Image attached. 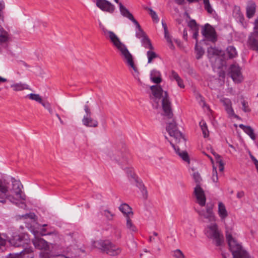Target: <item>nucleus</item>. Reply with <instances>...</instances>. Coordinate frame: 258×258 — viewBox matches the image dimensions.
<instances>
[{"label":"nucleus","mask_w":258,"mask_h":258,"mask_svg":"<svg viewBox=\"0 0 258 258\" xmlns=\"http://www.w3.org/2000/svg\"><path fill=\"white\" fill-rule=\"evenodd\" d=\"M55 116L57 117V118L58 119V120H59V123L61 125H63L64 124V122L61 119L60 116H59V115L57 113H56L55 114Z\"/></svg>","instance_id":"052dcab7"},{"label":"nucleus","mask_w":258,"mask_h":258,"mask_svg":"<svg viewBox=\"0 0 258 258\" xmlns=\"http://www.w3.org/2000/svg\"><path fill=\"white\" fill-rule=\"evenodd\" d=\"M183 38L185 39V40H187V32L186 31V30L185 29L183 31Z\"/></svg>","instance_id":"774afa93"},{"label":"nucleus","mask_w":258,"mask_h":258,"mask_svg":"<svg viewBox=\"0 0 258 258\" xmlns=\"http://www.w3.org/2000/svg\"><path fill=\"white\" fill-rule=\"evenodd\" d=\"M206 236L213 240L217 246L221 245L224 242V237L216 222L207 224L205 228Z\"/></svg>","instance_id":"423d86ee"},{"label":"nucleus","mask_w":258,"mask_h":258,"mask_svg":"<svg viewBox=\"0 0 258 258\" xmlns=\"http://www.w3.org/2000/svg\"><path fill=\"white\" fill-rule=\"evenodd\" d=\"M241 104L242 105V110L245 112H250V109L248 107V104L247 102L245 101L244 99L241 101Z\"/></svg>","instance_id":"de8ad7c7"},{"label":"nucleus","mask_w":258,"mask_h":258,"mask_svg":"<svg viewBox=\"0 0 258 258\" xmlns=\"http://www.w3.org/2000/svg\"><path fill=\"white\" fill-rule=\"evenodd\" d=\"M171 79L175 80L178 84V86L181 88H184V85L183 82V80L181 79V78L179 76L178 74L174 71H172Z\"/></svg>","instance_id":"c85d7f7f"},{"label":"nucleus","mask_w":258,"mask_h":258,"mask_svg":"<svg viewBox=\"0 0 258 258\" xmlns=\"http://www.w3.org/2000/svg\"><path fill=\"white\" fill-rule=\"evenodd\" d=\"M47 109H48L49 112L51 114H52L53 113V111H52V110L51 109V108L50 107V105L49 103H47Z\"/></svg>","instance_id":"338daca9"},{"label":"nucleus","mask_w":258,"mask_h":258,"mask_svg":"<svg viewBox=\"0 0 258 258\" xmlns=\"http://www.w3.org/2000/svg\"><path fill=\"white\" fill-rule=\"evenodd\" d=\"M131 176L133 180V182H132V183L135 184L140 189L144 186V184L142 182H140L138 180L137 178L135 177L132 173H131Z\"/></svg>","instance_id":"a19ab883"},{"label":"nucleus","mask_w":258,"mask_h":258,"mask_svg":"<svg viewBox=\"0 0 258 258\" xmlns=\"http://www.w3.org/2000/svg\"><path fill=\"white\" fill-rule=\"evenodd\" d=\"M140 190L142 192L144 198L147 199L148 197V191L145 185L143 187L141 188Z\"/></svg>","instance_id":"864d4df0"},{"label":"nucleus","mask_w":258,"mask_h":258,"mask_svg":"<svg viewBox=\"0 0 258 258\" xmlns=\"http://www.w3.org/2000/svg\"><path fill=\"white\" fill-rule=\"evenodd\" d=\"M207 52L210 57L214 55H223L224 54V52L222 50L212 47L208 48Z\"/></svg>","instance_id":"cd10ccee"},{"label":"nucleus","mask_w":258,"mask_h":258,"mask_svg":"<svg viewBox=\"0 0 258 258\" xmlns=\"http://www.w3.org/2000/svg\"><path fill=\"white\" fill-rule=\"evenodd\" d=\"M214 156H215V157L216 158V162L217 163L219 162V160H222L221 159V156L217 154V153H214Z\"/></svg>","instance_id":"680f3d73"},{"label":"nucleus","mask_w":258,"mask_h":258,"mask_svg":"<svg viewBox=\"0 0 258 258\" xmlns=\"http://www.w3.org/2000/svg\"><path fill=\"white\" fill-rule=\"evenodd\" d=\"M189 3L198 2L199 0H187ZM176 3L178 5H182L184 3V0H175Z\"/></svg>","instance_id":"5fc2aeb1"},{"label":"nucleus","mask_w":258,"mask_h":258,"mask_svg":"<svg viewBox=\"0 0 258 258\" xmlns=\"http://www.w3.org/2000/svg\"><path fill=\"white\" fill-rule=\"evenodd\" d=\"M140 39L141 43L144 48L150 50L154 49V47L147 34Z\"/></svg>","instance_id":"4be33fe9"},{"label":"nucleus","mask_w":258,"mask_h":258,"mask_svg":"<svg viewBox=\"0 0 258 258\" xmlns=\"http://www.w3.org/2000/svg\"><path fill=\"white\" fill-rule=\"evenodd\" d=\"M254 25V31H258V18L255 20Z\"/></svg>","instance_id":"e2e57ef3"},{"label":"nucleus","mask_w":258,"mask_h":258,"mask_svg":"<svg viewBox=\"0 0 258 258\" xmlns=\"http://www.w3.org/2000/svg\"><path fill=\"white\" fill-rule=\"evenodd\" d=\"M140 39L141 43L144 48L150 50L154 49V47L147 34Z\"/></svg>","instance_id":"5701e85b"},{"label":"nucleus","mask_w":258,"mask_h":258,"mask_svg":"<svg viewBox=\"0 0 258 258\" xmlns=\"http://www.w3.org/2000/svg\"><path fill=\"white\" fill-rule=\"evenodd\" d=\"M195 52L196 54V58L199 59L202 58V56L204 55L205 51L201 46L198 45L197 43L195 46Z\"/></svg>","instance_id":"72a5a7b5"},{"label":"nucleus","mask_w":258,"mask_h":258,"mask_svg":"<svg viewBox=\"0 0 258 258\" xmlns=\"http://www.w3.org/2000/svg\"><path fill=\"white\" fill-rule=\"evenodd\" d=\"M170 143L179 156L184 161L189 163V157L187 152L184 150L186 146V140H184V144L183 146H182L181 142L180 141L176 143H173L172 142L170 141Z\"/></svg>","instance_id":"9b49d317"},{"label":"nucleus","mask_w":258,"mask_h":258,"mask_svg":"<svg viewBox=\"0 0 258 258\" xmlns=\"http://www.w3.org/2000/svg\"><path fill=\"white\" fill-rule=\"evenodd\" d=\"M212 179L213 182H217L218 180L217 173H213Z\"/></svg>","instance_id":"4d7b16f0"},{"label":"nucleus","mask_w":258,"mask_h":258,"mask_svg":"<svg viewBox=\"0 0 258 258\" xmlns=\"http://www.w3.org/2000/svg\"><path fill=\"white\" fill-rule=\"evenodd\" d=\"M140 39L141 43L144 48L150 50L154 49V47L147 34Z\"/></svg>","instance_id":"b1692460"},{"label":"nucleus","mask_w":258,"mask_h":258,"mask_svg":"<svg viewBox=\"0 0 258 258\" xmlns=\"http://www.w3.org/2000/svg\"><path fill=\"white\" fill-rule=\"evenodd\" d=\"M205 206H206V210L202 209L196 210L200 218L204 222L209 224L216 222V218L213 212L214 204L208 203Z\"/></svg>","instance_id":"1a4fd4ad"},{"label":"nucleus","mask_w":258,"mask_h":258,"mask_svg":"<svg viewBox=\"0 0 258 258\" xmlns=\"http://www.w3.org/2000/svg\"><path fill=\"white\" fill-rule=\"evenodd\" d=\"M246 16L248 18H251L256 12V5L253 1H249L246 8Z\"/></svg>","instance_id":"aec40b11"},{"label":"nucleus","mask_w":258,"mask_h":258,"mask_svg":"<svg viewBox=\"0 0 258 258\" xmlns=\"http://www.w3.org/2000/svg\"><path fill=\"white\" fill-rule=\"evenodd\" d=\"M200 126L201 127V130L203 132V134L205 138L209 136V131L208 130V127L207 124L204 121H201L200 123Z\"/></svg>","instance_id":"ea45409f"},{"label":"nucleus","mask_w":258,"mask_h":258,"mask_svg":"<svg viewBox=\"0 0 258 258\" xmlns=\"http://www.w3.org/2000/svg\"><path fill=\"white\" fill-rule=\"evenodd\" d=\"M233 15L239 20H241L243 18L242 14L240 11V7L238 6H235L234 7Z\"/></svg>","instance_id":"e433bc0d"},{"label":"nucleus","mask_w":258,"mask_h":258,"mask_svg":"<svg viewBox=\"0 0 258 258\" xmlns=\"http://www.w3.org/2000/svg\"><path fill=\"white\" fill-rule=\"evenodd\" d=\"M146 35V33L142 29H138L136 32V36L138 39L142 38Z\"/></svg>","instance_id":"49530a36"},{"label":"nucleus","mask_w":258,"mask_h":258,"mask_svg":"<svg viewBox=\"0 0 258 258\" xmlns=\"http://www.w3.org/2000/svg\"><path fill=\"white\" fill-rule=\"evenodd\" d=\"M131 21H132L135 25L136 26L138 30L142 29L141 26L140 25L139 23L138 22V21L134 18V16L130 19Z\"/></svg>","instance_id":"6e6d98bb"},{"label":"nucleus","mask_w":258,"mask_h":258,"mask_svg":"<svg viewBox=\"0 0 258 258\" xmlns=\"http://www.w3.org/2000/svg\"><path fill=\"white\" fill-rule=\"evenodd\" d=\"M147 55L148 57V62L149 63H151L153 59L158 57V54L153 51V50L149 49L147 52Z\"/></svg>","instance_id":"c9c22d12"},{"label":"nucleus","mask_w":258,"mask_h":258,"mask_svg":"<svg viewBox=\"0 0 258 258\" xmlns=\"http://www.w3.org/2000/svg\"><path fill=\"white\" fill-rule=\"evenodd\" d=\"M8 38L9 35L8 32L5 31L1 26H0V42H6L8 40Z\"/></svg>","instance_id":"2f4dec72"},{"label":"nucleus","mask_w":258,"mask_h":258,"mask_svg":"<svg viewBox=\"0 0 258 258\" xmlns=\"http://www.w3.org/2000/svg\"><path fill=\"white\" fill-rule=\"evenodd\" d=\"M140 39L141 43L144 48L150 50L154 49V47L147 34Z\"/></svg>","instance_id":"393cba45"},{"label":"nucleus","mask_w":258,"mask_h":258,"mask_svg":"<svg viewBox=\"0 0 258 258\" xmlns=\"http://www.w3.org/2000/svg\"><path fill=\"white\" fill-rule=\"evenodd\" d=\"M194 31H195V32L194 33V34H193V37L195 39H197L198 36V29L195 30Z\"/></svg>","instance_id":"69168bd1"},{"label":"nucleus","mask_w":258,"mask_h":258,"mask_svg":"<svg viewBox=\"0 0 258 258\" xmlns=\"http://www.w3.org/2000/svg\"><path fill=\"white\" fill-rule=\"evenodd\" d=\"M150 11V14L151 16L152 19L156 21V22H158L159 21V19L156 13L153 11L152 9H149Z\"/></svg>","instance_id":"8fccbe9b"},{"label":"nucleus","mask_w":258,"mask_h":258,"mask_svg":"<svg viewBox=\"0 0 258 258\" xmlns=\"http://www.w3.org/2000/svg\"><path fill=\"white\" fill-rule=\"evenodd\" d=\"M247 47L252 50L258 51V31H254L248 36Z\"/></svg>","instance_id":"2eb2a0df"},{"label":"nucleus","mask_w":258,"mask_h":258,"mask_svg":"<svg viewBox=\"0 0 258 258\" xmlns=\"http://www.w3.org/2000/svg\"><path fill=\"white\" fill-rule=\"evenodd\" d=\"M229 75L235 83H240L243 80L240 69L237 64H233L230 66Z\"/></svg>","instance_id":"ddd939ff"},{"label":"nucleus","mask_w":258,"mask_h":258,"mask_svg":"<svg viewBox=\"0 0 258 258\" xmlns=\"http://www.w3.org/2000/svg\"><path fill=\"white\" fill-rule=\"evenodd\" d=\"M166 130L169 135L173 138L175 143L180 141L182 146L184 145L185 139L181 133L177 130V124L174 120H173L172 122L167 124Z\"/></svg>","instance_id":"9d476101"},{"label":"nucleus","mask_w":258,"mask_h":258,"mask_svg":"<svg viewBox=\"0 0 258 258\" xmlns=\"http://www.w3.org/2000/svg\"><path fill=\"white\" fill-rule=\"evenodd\" d=\"M36 215L33 213H30L29 214H26L25 215H23L21 216H19L20 218H24V219H33L35 217Z\"/></svg>","instance_id":"09e8293b"},{"label":"nucleus","mask_w":258,"mask_h":258,"mask_svg":"<svg viewBox=\"0 0 258 258\" xmlns=\"http://www.w3.org/2000/svg\"><path fill=\"white\" fill-rule=\"evenodd\" d=\"M203 3L205 5V9L207 11V12L209 13L212 14L213 13V10L211 6L209 0H203Z\"/></svg>","instance_id":"c03bdc74"},{"label":"nucleus","mask_w":258,"mask_h":258,"mask_svg":"<svg viewBox=\"0 0 258 258\" xmlns=\"http://www.w3.org/2000/svg\"><path fill=\"white\" fill-rule=\"evenodd\" d=\"M119 210L125 215L126 218L127 216L131 217L133 216V212L131 207L127 204L123 203L120 205Z\"/></svg>","instance_id":"412c9836"},{"label":"nucleus","mask_w":258,"mask_h":258,"mask_svg":"<svg viewBox=\"0 0 258 258\" xmlns=\"http://www.w3.org/2000/svg\"><path fill=\"white\" fill-rule=\"evenodd\" d=\"M173 256L176 258H185L183 252L178 249L174 251Z\"/></svg>","instance_id":"a18cd8bd"},{"label":"nucleus","mask_w":258,"mask_h":258,"mask_svg":"<svg viewBox=\"0 0 258 258\" xmlns=\"http://www.w3.org/2000/svg\"><path fill=\"white\" fill-rule=\"evenodd\" d=\"M218 214L222 221H225L228 217V212L226 209L225 206L222 202L218 203Z\"/></svg>","instance_id":"6ab92c4d"},{"label":"nucleus","mask_w":258,"mask_h":258,"mask_svg":"<svg viewBox=\"0 0 258 258\" xmlns=\"http://www.w3.org/2000/svg\"><path fill=\"white\" fill-rule=\"evenodd\" d=\"M27 97L31 100H34L38 103H42V99L39 94L31 93L28 94Z\"/></svg>","instance_id":"58836bf2"},{"label":"nucleus","mask_w":258,"mask_h":258,"mask_svg":"<svg viewBox=\"0 0 258 258\" xmlns=\"http://www.w3.org/2000/svg\"><path fill=\"white\" fill-rule=\"evenodd\" d=\"M202 34L207 39L213 42H215L217 41L215 30L209 24H206L203 27Z\"/></svg>","instance_id":"4468645a"},{"label":"nucleus","mask_w":258,"mask_h":258,"mask_svg":"<svg viewBox=\"0 0 258 258\" xmlns=\"http://www.w3.org/2000/svg\"><path fill=\"white\" fill-rule=\"evenodd\" d=\"M101 214L108 221H112L114 217L115 216V214L108 209L104 210L101 212Z\"/></svg>","instance_id":"7c9ffc66"},{"label":"nucleus","mask_w":258,"mask_h":258,"mask_svg":"<svg viewBox=\"0 0 258 258\" xmlns=\"http://www.w3.org/2000/svg\"><path fill=\"white\" fill-rule=\"evenodd\" d=\"M125 170L127 174L128 179L130 180L131 182V183L133 182V179L132 178V177L131 176V173H132L134 175L135 177H136V176L135 174L134 173V172H133V170L130 168H125Z\"/></svg>","instance_id":"603ef678"},{"label":"nucleus","mask_w":258,"mask_h":258,"mask_svg":"<svg viewBox=\"0 0 258 258\" xmlns=\"http://www.w3.org/2000/svg\"><path fill=\"white\" fill-rule=\"evenodd\" d=\"M96 6L104 12L113 13L115 10L114 6L107 0H96Z\"/></svg>","instance_id":"dca6fc26"},{"label":"nucleus","mask_w":258,"mask_h":258,"mask_svg":"<svg viewBox=\"0 0 258 258\" xmlns=\"http://www.w3.org/2000/svg\"><path fill=\"white\" fill-rule=\"evenodd\" d=\"M160 76L161 75L159 72L156 70H153L151 72L150 79L154 83L159 84L162 81V79Z\"/></svg>","instance_id":"a878e982"},{"label":"nucleus","mask_w":258,"mask_h":258,"mask_svg":"<svg viewBox=\"0 0 258 258\" xmlns=\"http://www.w3.org/2000/svg\"><path fill=\"white\" fill-rule=\"evenodd\" d=\"M222 102L225 106V110L230 116H233L235 118H239V116L234 113L232 107V103L230 99L224 98L221 100Z\"/></svg>","instance_id":"f3484780"},{"label":"nucleus","mask_w":258,"mask_h":258,"mask_svg":"<svg viewBox=\"0 0 258 258\" xmlns=\"http://www.w3.org/2000/svg\"><path fill=\"white\" fill-rule=\"evenodd\" d=\"M126 228L132 232L137 231V229L136 227L135 226V225L132 222V221L131 220L130 217L127 216L126 218Z\"/></svg>","instance_id":"f704fd0d"},{"label":"nucleus","mask_w":258,"mask_h":258,"mask_svg":"<svg viewBox=\"0 0 258 258\" xmlns=\"http://www.w3.org/2000/svg\"><path fill=\"white\" fill-rule=\"evenodd\" d=\"M227 53L229 58H232L236 56L237 52L233 46H229L227 48Z\"/></svg>","instance_id":"4c0bfd02"},{"label":"nucleus","mask_w":258,"mask_h":258,"mask_svg":"<svg viewBox=\"0 0 258 258\" xmlns=\"http://www.w3.org/2000/svg\"><path fill=\"white\" fill-rule=\"evenodd\" d=\"M27 240L23 238L19 235L13 236L10 239V243L15 247L22 246L23 250L20 253V256L17 258H33V248L32 247H26Z\"/></svg>","instance_id":"20e7f679"},{"label":"nucleus","mask_w":258,"mask_h":258,"mask_svg":"<svg viewBox=\"0 0 258 258\" xmlns=\"http://www.w3.org/2000/svg\"><path fill=\"white\" fill-rule=\"evenodd\" d=\"M9 183L0 180V203L5 204L8 199L11 203L17 204L16 201L25 200L26 196L23 195L22 185L15 181L12 182V187L8 186Z\"/></svg>","instance_id":"f257e3e1"},{"label":"nucleus","mask_w":258,"mask_h":258,"mask_svg":"<svg viewBox=\"0 0 258 258\" xmlns=\"http://www.w3.org/2000/svg\"><path fill=\"white\" fill-rule=\"evenodd\" d=\"M244 132L247 134L252 140H255V136L254 133V131L251 126H248L247 127H246V129H245Z\"/></svg>","instance_id":"37998d69"},{"label":"nucleus","mask_w":258,"mask_h":258,"mask_svg":"<svg viewBox=\"0 0 258 258\" xmlns=\"http://www.w3.org/2000/svg\"><path fill=\"white\" fill-rule=\"evenodd\" d=\"M108 156L111 160L115 161L118 164H122L125 160L123 156L119 157L116 154H114L111 152L108 153Z\"/></svg>","instance_id":"c756f323"},{"label":"nucleus","mask_w":258,"mask_h":258,"mask_svg":"<svg viewBox=\"0 0 258 258\" xmlns=\"http://www.w3.org/2000/svg\"><path fill=\"white\" fill-rule=\"evenodd\" d=\"M5 9V4L4 1H0V21L4 22V10Z\"/></svg>","instance_id":"79ce46f5"},{"label":"nucleus","mask_w":258,"mask_h":258,"mask_svg":"<svg viewBox=\"0 0 258 258\" xmlns=\"http://www.w3.org/2000/svg\"><path fill=\"white\" fill-rule=\"evenodd\" d=\"M164 36L166 40L171 39L167 29L166 30H164Z\"/></svg>","instance_id":"0e129e2a"},{"label":"nucleus","mask_w":258,"mask_h":258,"mask_svg":"<svg viewBox=\"0 0 258 258\" xmlns=\"http://www.w3.org/2000/svg\"><path fill=\"white\" fill-rule=\"evenodd\" d=\"M150 89L153 95L151 98L154 101L158 103L159 101L162 99L161 102L164 112L163 115L167 118H172L173 114L167 92L163 91L161 87L158 85L152 86Z\"/></svg>","instance_id":"7ed1b4c3"},{"label":"nucleus","mask_w":258,"mask_h":258,"mask_svg":"<svg viewBox=\"0 0 258 258\" xmlns=\"http://www.w3.org/2000/svg\"><path fill=\"white\" fill-rule=\"evenodd\" d=\"M84 110L86 114L84 115L82 119L83 124L88 127H97L98 126V121L91 117V111L89 106L85 105L84 106Z\"/></svg>","instance_id":"f8f14e48"},{"label":"nucleus","mask_w":258,"mask_h":258,"mask_svg":"<svg viewBox=\"0 0 258 258\" xmlns=\"http://www.w3.org/2000/svg\"><path fill=\"white\" fill-rule=\"evenodd\" d=\"M188 26L191 28L193 30L198 29V25L195 20H192L189 22Z\"/></svg>","instance_id":"3c124183"},{"label":"nucleus","mask_w":258,"mask_h":258,"mask_svg":"<svg viewBox=\"0 0 258 258\" xmlns=\"http://www.w3.org/2000/svg\"><path fill=\"white\" fill-rule=\"evenodd\" d=\"M11 87L13 88L15 91H20L27 89V85L22 83H17L11 85Z\"/></svg>","instance_id":"473e14b6"},{"label":"nucleus","mask_w":258,"mask_h":258,"mask_svg":"<svg viewBox=\"0 0 258 258\" xmlns=\"http://www.w3.org/2000/svg\"><path fill=\"white\" fill-rule=\"evenodd\" d=\"M119 7V10L121 15L130 20L133 17V15L121 3H118Z\"/></svg>","instance_id":"bb28decb"},{"label":"nucleus","mask_w":258,"mask_h":258,"mask_svg":"<svg viewBox=\"0 0 258 258\" xmlns=\"http://www.w3.org/2000/svg\"><path fill=\"white\" fill-rule=\"evenodd\" d=\"M192 177L197 184L194 191V194L196 198L197 202L201 207H204L206 202V198L204 190L200 185L202 178L198 172H194L192 174Z\"/></svg>","instance_id":"6e6552de"},{"label":"nucleus","mask_w":258,"mask_h":258,"mask_svg":"<svg viewBox=\"0 0 258 258\" xmlns=\"http://www.w3.org/2000/svg\"><path fill=\"white\" fill-rule=\"evenodd\" d=\"M103 32L105 34H108L111 42L119 51V54L123 61L131 67L135 72H138V69L134 64L133 56L126 45L120 41L119 38L113 32L104 29H103Z\"/></svg>","instance_id":"f03ea898"},{"label":"nucleus","mask_w":258,"mask_h":258,"mask_svg":"<svg viewBox=\"0 0 258 258\" xmlns=\"http://www.w3.org/2000/svg\"><path fill=\"white\" fill-rule=\"evenodd\" d=\"M219 165V171L222 172L224 169V163L222 160H219V162L218 163Z\"/></svg>","instance_id":"13d9d810"},{"label":"nucleus","mask_w":258,"mask_h":258,"mask_svg":"<svg viewBox=\"0 0 258 258\" xmlns=\"http://www.w3.org/2000/svg\"><path fill=\"white\" fill-rule=\"evenodd\" d=\"M93 246L110 255L115 256L120 253V248L115 246L109 240H98L93 242Z\"/></svg>","instance_id":"0eeeda50"},{"label":"nucleus","mask_w":258,"mask_h":258,"mask_svg":"<svg viewBox=\"0 0 258 258\" xmlns=\"http://www.w3.org/2000/svg\"><path fill=\"white\" fill-rule=\"evenodd\" d=\"M32 241L34 246L39 249L48 250L49 249L47 242L42 238L35 237Z\"/></svg>","instance_id":"a211bd4d"},{"label":"nucleus","mask_w":258,"mask_h":258,"mask_svg":"<svg viewBox=\"0 0 258 258\" xmlns=\"http://www.w3.org/2000/svg\"><path fill=\"white\" fill-rule=\"evenodd\" d=\"M167 42L169 43V47L172 49H174V46L173 45V44L172 43V41L171 40V39H167L166 40Z\"/></svg>","instance_id":"bf43d9fd"},{"label":"nucleus","mask_w":258,"mask_h":258,"mask_svg":"<svg viewBox=\"0 0 258 258\" xmlns=\"http://www.w3.org/2000/svg\"><path fill=\"white\" fill-rule=\"evenodd\" d=\"M226 238L233 258H247L248 257L247 252L242 249L241 245L233 237L231 232L228 231L226 232Z\"/></svg>","instance_id":"39448f33"}]
</instances>
